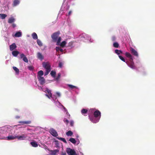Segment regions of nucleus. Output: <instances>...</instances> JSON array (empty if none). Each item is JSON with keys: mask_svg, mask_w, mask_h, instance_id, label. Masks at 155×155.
Wrapping results in <instances>:
<instances>
[{"mask_svg": "<svg viewBox=\"0 0 155 155\" xmlns=\"http://www.w3.org/2000/svg\"><path fill=\"white\" fill-rule=\"evenodd\" d=\"M20 118V117L19 116H16V118L17 119H18V118Z\"/></svg>", "mask_w": 155, "mask_h": 155, "instance_id": "5fc2aeb1", "label": "nucleus"}, {"mask_svg": "<svg viewBox=\"0 0 155 155\" xmlns=\"http://www.w3.org/2000/svg\"><path fill=\"white\" fill-rule=\"evenodd\" d=\"M119 57L120 58V59L122 61H123L124 62H125V60L123 58V57L120 56V55H119Z\"/></svg>", "mask_w": 155, "mask_h": 155, "instance_id": "a19ab883", "label": "nucleus"}, {"mask_svg": "<svg viewBox=\"0 0 155 155\" xmlns=\"http://www.w3.org/2000/svg\"><path fill=\"white\" fill-rule=\"evenodd\" d=\"M13 70L15 71L16 73L17 74H18L19 73V70L16 67H13Z\"/></svg>", "mask_w": 155, "mask_h": 155, "instance_id": "5701e85b", "label": "nucleus"}, {"mask_svg": "<svg viewBox=\"0 0 155 155\" xmlns=\"http://www.w3.org/2000/svg\"><path fill=\"white\" fill-rule=\"evenodd\" d=\"M88 115L89 119L92 122L94 123H96L99 122L100 119L92 115L91 114L89 113Z\"/></svg>", "mask_w": 155, "mask_h": 155, "instance_id": "7ed1b4c3", "label": "nucleus"}, {"mask_svg": "<svg viewBox=\"0 0 155 155\" xmlns=\"http://www.w3.org/2000/svg\"><path fill=\"white\" fill-rule=\"evenodd\" d=\"M68 86L71 89L75 88L77 89L78 88L76 86H74L71 84H68Z\"/></svg>", "mask_w": 155, "mask_h": 155, "instance_id": "72a5a7b5", "label": "nucleus"}, {"mask_svg": "<svg viewBox=\"0 0 155 155\" xmlns=\"http://www.w3.org/2000/svg\"><path fill=\"white\" fill-rule=\"evenodd\" d=\"M37 58L38 59L42 60L44 59V57L40 52H38L37 53Z\"/></svg>", "mask_w": 155, "mask_h": 155, "instance_id": "f3484780", "label": "nucleus"}, {"mask_svg": "<svg viewBox=\"0 0 155 155\" xmlns=\"http://www.w3.org/2000/svg\"><path fill=\"white\" fill-rule=\"evenodd\" d=\"M2 139H6L5 138V137H3L2 138H0V140H2Z\"/></svg>", "mask_w": 155, "mask_h": 155, "instance_id": "6e6d98bb", "label": "nucleus"}, {"mask_svg": "<svg viewBox=\"0 0 155 155\" xmlns=\"http://www.w3.org/2000/svg\"><path fill=\"white\" fill-rule=\"evenodd\" d=\"M66 43L67 42L65 41H63L61 43L60 45L61 47L63 48L65 46Z\"/></svg>", "mask_w": 155, "mask_h": 155, "instance_id": "c85d7f7f", "label": "nucleus"}, {"mask_svg": "<svg viewBox=\"0 0 155 155\" xmlns=\"http://www.w3.org/2000/svg\"><path fill=\"white\" fill-rule=\"evenodd\" d=\"M60 76H61V74L59 73L58 74V76H57V77L56 78V79L57 80H58L59 79V78H60Z\"/></svg>", "mask_w": 155, "mask_h": 155, "instance_id": "a18cd8bd", "label": "nucleus"}, {"mask_svg": "<svg viewBox=\"0 0 155 155\" xmlns=\"http://www.w3.org/2000/svg\"><path fill=\"white\" fill-rule=\"evenodd\" d=\"M125 55L127 57L130 58V61H132L133 60V57L129 53L126 52Z\"/></svg>", "mask_w": 155, "mask_h": 155, "instance_id": "ddd939ff", "label": "nucleus"}, {"mask_svg": "<svg viewBox=\"0 0 155 155\" xmlns=\"http://www.w3.org/2000/svg\"><path fill=\"white\" fill-rule=\"evenodd\" d=\"M130 63H127L126 62L128 65L131 68L134 69L135 68V66L134 65V63L133 61V60L132 61H130Z\"/></svg>", "mask_w": 155, "mask_h": 155, "instance_id": "1a4fd4ad", "label": "nucleus"}, {"mask_svg": "<svg viewBox=\"0 0 155 155\" xmlns=\"http://www.w3.org/2000/svg\"><path fill=\"white\" fill-rule=\"evenodd\" d=\"M64 108L65 110V111L66 112V110H67L65 108V107H64Z\"/></svg>", "mask_w": 155, "mask_h": 155, "instance_id": "13d9d810", "label": "nucleus"}, {"mask_svg": "<svg viewBox=\"0 0 155 155\" xmlns=\"http://www.w3.org/2000/svg\"><path fill=\"white\" fill-rule=\"evenodd\" d=\"M30 144L32 147H37L38 146V144L35 141L31 142H30Z\"/></svg>", "mask_w": 155, "mask_h": 155, "instance_id": "412c9836", "label": "nucleus"}, {"mask_svg": "<svg viewBox=\"0 0 155 155\" xmlns=\"http://www.w3.org/2000/svg\"><path fill=\"white\" fill-rule=\"evenodd\" d=\"M115 52L118 55L122 53V52L121 50L116 49L115 50Z\"/></svg>", "mask_w": 155, "mask_h": 155, "instance_id": "cd10ccee", "label": "nucleus"}, {"mask_svg": "<svg viewBox=\"0 0 155 155\" xmlns=\"http://www.w3.org/2000/svg\"><path fill=\"white\" fill-rule=\"evenodd\" d=\"M16 25L14 23L13 24H12V26L13 28H14L16 27Z\"/></svg>", "mask_w": 155, "mask_h": 155, "instance_id": "603ef678", "label": "nucleus"}, {"mask_svg": "<svg viewBox=\"0 0 155 155\" xmlns=\"http://www.w3.org/2000/svg\"><path fill=\"white\" fill-rule=\"evenodd\" d=\"M65 122V123H66V124H68L69 123V121H68V120H67V119H65V118H64V120H63Z\"/></svg>", "mask_w": 155, "mask_h": 155, "instance_id": "c03bdc74", "label": "nucleus"}, {"mask_svg": "<svg viewBox=\"0 0 155 155\" xmlns=\"http://www.w3.org/2000/svg\"><path fill=\"white\" fill-rule=\"evenodd\" d=\"M79 137V136H78V135H77V137Z\"/></svg>", "mask_w": 155, "mask_h": 155, "instance_id": "bf43d9fd", "label": "nucleus"}, {"mask_svg": "<svg viewBox=\"0 0 155 155\" xmlns=\"http://www.w3.org/2000/svg\"><path fill=\"white\" fill-rule=\"evenodd\" d=\"M60 32L58 31L53 33L51 35L53 41L54 42H57V45H58L61 41V37H59Z\"/></svg>", "mask_w": 155, "mask_h": 155, "instance_id": "f257e3e1", "label": "nucleus"}, {"mask_svg": "<svg viewBox=\"0 0 155 155\" xmlns=\"http://www.w3.org/2000/svg\"><path fill=\"white\" fill-rule=\"evenodd\" d=\"M21 35V32L19 31L17 32L15 34V37H19Z\"/></svg>", "mask_w": 155, "mask_h": 155, "instance_id": "a878e982", "label": "nucleus"}, {"mask_svg": "<svg viewBox=\"0 0 155 155\" xmlns=\"http://www.w3.org/2000/svg\"><path fill=\"white\" fill-rule=\"evenodd\" d=\"M49 132L50 134L54 137H56L58 135L57 131L53 128L51 129Z\"/></svg>", "mask_w": 155, "mask_h": 155, "instance_id": "6e6552de", "label": "nucleus"}, {"mask_svg": "<svg viewBox=\"0 0 155 155\" xmlns=\"http://www.w3.org/2000/svg\"><path fill=\"white\" fill-rule=\"evenodd\" d=\"M32 38L34 39H38V36L37 34L35 33H33L32 34Z\"/></svg>", "mask_w": 155, "mask_h": 155, "instance_id": "b1692460", "label": "nucleus"}, {"mask_svg": "<svg viewBox=\"0 0 155 155\" xmlns=\"http://www.w3.org/2000/svg\"><path fill=\"white\" fill-rule=\"evenodd\" d=\"M66 153H62V155H66Z\"/></svg>", "mask_w": 155, "mask_h": 155, "instance_id": "4d7b16f0", "label": "nucleus"}, {"mask_svg": "<svg viewBox=\"0 0 155 155\" xmlns=\"http://www.w3.org/2000/svg\"><path fill=\"white\" fill-rule=\"evenodd\" d=\"M71 12H72L71 11H70L68 13V15H71Z\"/></svg>", "mask_w": 155, "mask_h": 155, "instance_id": "864d4df0", "label": "nucleus"}, {"mask_svg": "<svg viewBox=\"0 0 155 155\" xmlns=\"http://www.w3.org/2000/svg\"><path fill=\"white\" fill-rule=\"evenodd\" d=\"M56 49L57 51L58 52L59 51H60L61 52H63V50L60 48L59 47H57L56 48Z\"/></svg>", "mask_w": 155, "mask_h": 155, "instance_id": "e433bc0d", "label": "nucleus"}, {"mask_svg": "<svg viewBox=\"0 0 155 155\" xmlns=\"http://www.w3.org/2000/svg\"><path fill=\"white\" fill-rule=\"evenodd\" d=\"M56 74V72L55 71H51L50 74L51 75V76L53 77H54L55 76Z\"/></svg>", "mask_w": 155, "mask_h": 155, "instance_id": "4c0bfd02", "label": "nucleus"}, {"mask_svg": "<svg viewBox=\"0 0 155 155\" xmlns=\"http://www.w3.org/2000/svg\"><path fill=\"white\" fill-rule=\"evenodd\" d=\"M130 51L131 53L135 56L138 57V54L137 52L134 48L132 47H130Z\"/></svg>", "mask_w": 155, "mask_h": 155, "instance_id": "0eeeda50", "label": "nucleus"}, {"mask_svg": "<svg viewBox=\"0 0 155 155\" xmlns=\"http://www.w3.org/2000/svg\"><path fill=\"white\" fill-rule=\"evenodd\" d=\"M59 150L58 149H56L53 150H51L50 152L51 153V154L55 155L57 153L59 152Z\"/></svg>", "mask_w": 155, "mask_h": 155, "instance_id": "6ab92c4d", "label": "nucleus"}, {"mask_svg": "<svg viewBox=\"0 0 155 155\" xmlns=\"http://www.w3.org/2000/svg\"><path fill=\"white\" fill-rule=\"evenodd\" d=\"M27 137V136L24 134H22L21 136H16V138H18L20 140H23Z\"/></svg>", "mask_w": 155, "mask_h": 155, "instance_id": "f8f14e48", "label": "nucleus"}, {"mask_svg": "<svg viewBox=\"0 0 155 155\" xmlns=\"http://www.w3.org/2000/svg\"><path fill=\"white\" fill-rule=\"evenodd\" d=\"M119 46V44L117 42H115L113 44V46L116 48H117Z\"/></svg>", "mask_w": 155, "mask_h": 155, "instance_id": "58836bf2", "label": "nucleus"}, {"mask_svg": "<svg viewBox=\"0 0 155 155\" xmlns=\"http://www.w3.org/2000/svg\"><path fill=\"white\" fill-rule=\"evenodd\" d=\"M43 67L45 68L46 70L51 69V66L48 62H43L42 63Z\"/></svg>", "mask_w": 155, "mask_h": 155, "instance_id": "423d86ee", "label": "nucleus"}, {"mask_svg": "<svg viewBox=\"0 0 155 155\" xmlns=\"http://www.w3.org/2000/svg\"><path fill=\"white\" fill-rule=\"evenodd\" d=\"M56 94L58 96V97H60L61 96L60 94L58 92H57L56 93Z\"/></svg>", "mask_w": 155, "mask_h": 155, "instance_id": "3c124183", "label": "nucleus"}, {"mask_svg": "<svg viewBox=\"0 0 155 155\" xmlns=\"http://www.w3.org/2000/svg\"><path fill=\"white\" fill-rule=\"evenodd\" d=\"M41 89H42L41 87V88H40V89H41Z\"/></svg>", "mask_w": 155, "mask_h": 155, "instance_id": "052dcab7", "label": "nucleus"}, {"mask_svg": "<svg viewBox=\"0 0 155 155\" xmlns=\"http://www.w3.org/2000/svg\"><path fill=\"white\" fill-rule=\"evenodd\" d=\"M69 140L73 144H75L76 143V140H75L72 138H71L69 139Z\"/></svg>", "mask_w": 155, "mask_h": 155, "instance_id": "7c9ffc66", "label": "nucleus"}, {"mask_svg": "<svg viewBox=\"0 0 155 155\" xmlns=\"http://www.w3.org/2000/svg\"><path fill=\"white\" fill-rule=\"evenodd\" d=\"M7 16L6 14H0V18L2 19H4Z\"/></svg>", "mask_w": 155, "mask_h": 155, "instance_id": "393cba45", "label": "nucleus"}, {"mask_svg": "<svg viewBox=\"0 0 155 155\" xmlns=\"http://www.w3.org/2000/svg\"><path fill=\"white\" fill-rule=\"evenodd\" d=\"M20 58L22 59L25 62L28 63V59L25 54H21L20 55Z\"/></svg>", "mask_w": 155, "mask_h": 155, "instance_id": "9d476101", "label": "nucleus"}, {"mask_svg": "<svg viewBox=\"0 0 155 155\" xmlns=\"http://www.w3.org/2000/svg\"><path fill=\"white\" fill-rule=\"evenodd\" d=\"M6 138H7V140H12L16 138V136H14L12 135L8 136Z\"/></svg>", "mask_w": 155, "mask_h": 155, "instance_id": "a211bd4d", "label": "nucleus"}, {"mask_svg": "<svg viewBox=\"0 0 155 155\" xmlns=\"http://www.w3.org/2000/svg\"><path fill=\"white\" fill-rule=\"evenodd\" d=\"M28 68L30 70H32L33 69V68L32 66H29L28 67Z\"/></svg>", "mask_w": 155, "mask_h": 155, "instance_id": "de8ad7c7", "label": "nucleus"}, {"mask_svg": "<svg viewBox=\"0 0 155 155\" xmlns=\"http://www.w3.org/2000/svg\"><path fill=\"white\" fill-rule=\"evenodd\" d=\"M74 122L73 121H71L70 122V125L71 126H73L74 124Z\"/></svg>", "mask_w": 155, "mask_h": 155, "instance_id": "09e8293b", "label": "nucleus"}, {"mask_svg": "<svg viewBox=\"0 0 155 155\" xmlns=\"http://www.w3.org/2000/svg\"><path fill=\"white\" fill-rule=\"evenodd\" d=\"M41 89H42L41 87V88H40V89H41Z\"/></svg>", "mask_w": 155, "mask_h": 155, "instance_id": "680f3d73", "label": "nucleus"}, {"mask_svg": "<svg viewBox=\"0 0 155 155\" xmlns=\"http://www.w3.org/2000/svg\"><path fill=\"white\" fill-rule=\"evenodd\" d=\"M63 66V63L61 62H60L59 63L58 66L60 68H62Z\"/></svg>", "mask_w": 155, "mask_h": 155, "instance_id": "37998d69", "label": "nucleus"}, {"mask_svg": "<svg viewBox=\"0 0 155 155\" xmlns=\"http://www.w3.org/2000/svg\"><path fill=\"white\" fill-rule=\"evenodd\" d=\"M73 132L71 130H69L66 133L67 136H71L73 134Z\"/></svg>", "mask_w": 155, "mask_h": 155, "instance_id": "473e14b6", "label": "nucleus"}, {"mask_svg": "<svg viewBox=\"0 0 155 155\" xmlns=\"http://www.w3.org/2000/svg\"><path fill=\"white\" fill-rule=\"evenodd\" d=\"M94 113V116L100 119L101 115V112L98 110H96L95 109H91L89 111V113L91 114Z\"/></svg>", "mask_w": 155, "mask_h": 155, "instance_id": "f03ea898", "label": "nucleus"}, {"mask_svg": "<svg viewBox=\"0 0 155 155\" xmlns=\"http://www.w3.org/2000/svg\"><path fill=\"white\" fill-rule=\"evenodd\" d=\"M51 69H48L46 70V71L45 73V75L46 76L51 71Z\"/></svg>", "mask_w": 155, "mask_h": 155, "instance_id": "ea45409f", "label": "nucleus"}, {"mask_svg": "<svg viewBox=\"0 0 155 155\" xmlns=\"http://www.w3.org/2000/svg\"><path fill=\"white\" fill-rule=\"evenodd\" d=\"M116 39V37L114 36V37H112V38L111 39V40L112 41H115Z\"/></svg>", "mask_w": 155, "mask_h": 155, "instance_id": "8fccbe9b", "label": "nucleus"}, {"mask_svg": "<svg viewBox=\"0 0 155 155\" xmlns=\"http://www.w3.org/2000/svg\"><path fill=\"white\" fill-rule=\"evenodd\" d=\"M88 38V35L85 34H83L81 36V40L84 41V38L85 39Z\"/></svg>", "mask_w": 155, "mask_h": 155, "instance_id": "4468645a", "label": "nucleus"}, {"mask_svg": "<svg viewBox=\"0 0 155 155\" xmlns=\"http://www.w3.org/2000/svg\"><path fill=\"white\" fill-rule=\"evenodd\" d=\"M15 19L13 17L10 18L8 21V23H12L15 21Z\"/></svg>", "mask_w": 155, "mask_h": 155, "instance_id": "4be33fe9", "label": "nucleus"}, {"mask_svg": "<svg viewBox=\"0 0 155 155\" xmlns=\"http://www.w3.org/2000/svg\"><path fill=\"white\" fill-rule=\"evenodd\" d=\"M37 42L38 45L40 46L41 47L42 46V44L40 40L37 39Z\"/></svg>", "mask_w": 155, "mask_h": 155, "instance_id": "c9c22d12", "label": "nucleus"}, {"mask_svg": "<svg viewBox=\"0 0 155 155\" xmlns=\"http://www.w3.org/2000/svg\"><path fill=\"white\" fill-rule=\"evenodd\" d=\"M46 93H48V94H45V96L49 99L52 97V94L51 93V91L48 88H46L45 91H44Z\"/></svg>", "mask_w": 155, "mask_h": 155, "instance_id": "20e7f679", "label": "nucleus"}, {"mask_svg": "<svg viewBox=\"0 0 155 155\" xmlns=\"http://www.w3.org/2000/svg\"><path fill=\"white\" fill-rule=\"evenodd\" d=\"M44 74L42 70H40L38 72V77H39L40 76H41Z\"/></svg>", "mask_w": 155, "mask_h": 155, "instance_id": "2f4dec72", "label": "nucleus"}, {"mask_svg": "<svg viewBox=\"0 0 155 155\" xmlns=\"http://www.w3.org/2000/svg\"><path fill=\"white\" fill-rule=\"evenodd\" d=\"M17 47L15 43H13L10 46V49L11 51H13Z\"/></svg>", "mask_w": 155, "mask_h": 155, "instance_id": "2eb2a0df", "label": "nucleus"}, {"mask_svg": "<svg viewBox=\"0 0 155 155\" xmlns=\"http://www.w3.org/2000/svg\"><path fill=\"white\" fill-rule=\"evenodd\" d=\"M19 1L18 0H14L13 2L14 6H16L19 4Z\"/></svg>", "mask_w": 155, "mask_h": 155, "instance_id": "bb28decb", "label": "nucleus"}, {"mask_svg": "<svg viewBox=\"0 0 155 155\" xmlns=\"http://www.w3.org/2000/svg\"><path fill=\"white\" fill-rule=\"evenodd\" d=\"M88 112V110L86 109H83L81 111V113L83 114H87Z\"/></svg>", "mask_w": 155, "mask_h": 155, "instance_id": "c756f323", "label": "nucleus"}, {"mask_svg": "<svg viewBox=\"0 0 155 155\" xmlns=\"http://www.w3.org/2000/svg\"><path fill=\"white\" fill-rule=\"evenodd\" d=\"M73 44V42H70L68 43V47H71L72 45Z\"/></svg>", "mask_w": 155, "mask_h": 155, "instance_id": "79ce46f5", "label": "nucleus"}, {"mask_svg": "<svg viewBox=\"0 0 155 155\" xmlns=\"http://www.w3.org/2000/svg\"><path fill=\"white\" fill-rule=\"evenodd\" d=\"M66 114H67V115H68V118H70V114H69V113H68V112L67 110H66Z\"/></svg>", "mask_w": 155, "mask_h": 155, "instance_id": "49530a36", "label": "nucleus"}, {"mask_svg": "<svg viewBox=\"0 0 155 155\" xmlns=\"http://www.w3.org/2000/svg\"><path fill=\"white\" fill-rule=\"evenodd\" d=\"M19 123L21 124H29L31 123V121L30 120L27 121H19L18 122Z\"/></svg>", "mask_w": 155, "mask_h": 155, "instance_id": "dca6fc26", "label": "nucleus"}, {"mask_svg": "<svg viewBox=\"0 0 155 155\" xmlns=\"http://www.w3.org/2000/svg\"><path fill=\"white\" fill-rule=\"evenodd\" d=\"M57 138L59 140H60L62 141H63L64 143H67V142L65 140V139L64 138H61V137H57Z\"/></svg>", "mask_w": 155, "mask_h": 155, "instance_id": "f704fd0d", "label": "nucleus"}, {"mask_svg": "<svg viewBox=\"0 0 155 155\" xmlns=\"http://www.w3.org/2000/svg\"><path fill=\"white\" fill-rule=\"evenodd\" d=\"M19 52L17 51H13L12 52V54L15 57H16L19 54Z\"/></svg>", "mask_w": 155, "mask_h": 155, "instance_id": "aec40b11", "label": "nucleus"}, {"mask_svg": "<svg viewBox=\"0 0 155 155\" xmlns=\"http://www.w3.org/2000/svg\"><path fill=\"white\" fill-rule=\"evenodd\" d=\"M38 78L41 84L42 85L45 83V80L43 77L40 76Z\"/></svg>", "mask_w": 155, "mask_h": 155, "instance_id": "9b49d317", "label": "nucleus"}, {"mask_svg": "<svg viewBox=\"0 0 155 155\" xmlns=\"http://www.w3.org/2000/svg\"><path fill=\"white\" fill-rule=\"evenodd\" d=\"M66 151L69 155H75L76 154V152L74 150L70 148H68Z\"/></svg>", "mask_w": 155, "mask_h": 155, "instance_id": "39448f33", "label": "nucleus"}]
</instances>
